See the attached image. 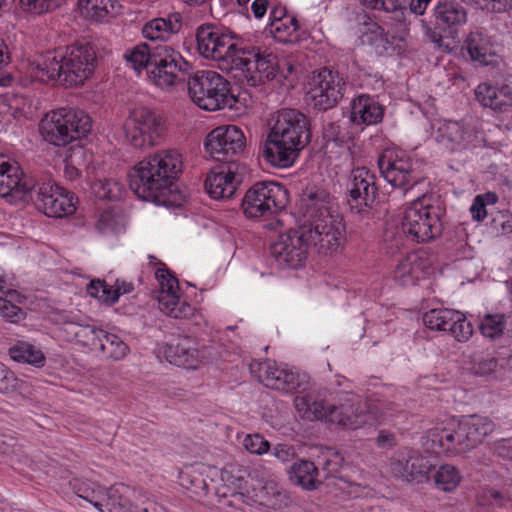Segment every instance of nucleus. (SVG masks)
<instances>
[{"label": "nucleus", "instance_id": "obj_7", "mask_svg": "<svg viewBox=\"0 0 512 512\" xmlns=\"http://www.w3.org/2000/svg\"><path fill=\"white\" fill-rule=\"evenodd\" d=\"M199 53L207 58L218 61L222 69L232 71L233 60L242 49L237 47L236 35L221 27L204 24L196 30Z\"/></svg>", "mask_w": 512, "mask_h": 512}, {"label": "nucleus", "instance_id": "obj_37", "mask_svg": "<svg viewBox=\"0 0 512 512\" xmlns=\"http://www.w3.org/2000/svg\"><path fill=\"white\" fill-rule=\"evenodd\" d=\"M289 479L306 490H314L321 483L319 471L315 464L308 460L294 462L289 470Z\"/></svg>", "mask_w": 512, "mask_h": 512}, {"label": "nucleus", "instance_id": "obj_12", "mask_svg": "<svg viewBox=\"0 0 512 512\" xmlns=\"http://www.w3.org/2000/svg\"><path fill=\"white\" fill-rule=\"evenodd\" d=\"M32 191L43 213L51 218H64L76 211L78 198L71 191L58 186L51 178L42 177L33 184Z\"/></svg>", "mask_w": 512, "mask_h": 512}, {"label": "nucleus", "instance_id": "obj_57", "mask_svg": "<svg viewBox=\"0 0 512 512\" xmlns=\"http://www.w3.org/2000/svg\"><path fill=\"white\" fill-rule=\"evenodd\" d=\"M448 332L459 342H466L472 336L473 330L470 322L466 320L464 314L458 311V317L455 323H451Z\"/></svg>", "mask_w": 512, "mask_h": 512}, {"label": "nucleus", "instance_id": "obj_9", "mask_svg": "<svg viewBox=\"0 0 512 512\" xmlns=\"http://www.w3.org/2000/svg\"><path fill=\"white\" fill-rule=\"evenodd\" d=\"M189 63L180 52L160 45L153 52V65L147 72L150 81L161 89H172L185 81Z\"/></svg>", "mask_w": 512, "mask_h": 512}, {"label": "nucleus", "instance_id": "obj_32", "mask_svg": "<svg viewBox=\"0 0 512 512\" xmlns=\"http://www.w3.org/2000/svg\"><path fill=\"white\" fill-rule=\"evenodd\" d=\"M30 73L40 82L46 83L57 79L63 82L62 53L47 52L42 55L37 62L31 65Z\"/></svg>", "mask_w": 512, "mask_h": 512}, {"label": "nucleus", "instance_id": "obj_41", "mask_svg": "<svg viewBox=\"0 0 512 512\" xmlns=\"http://www.w3.org/2000/svg\"><path fill=\"white\" fill-rule=\"evenodd\" d=\"M9 356L16 362L27 363L36 367H42L45 364L43 352L27 342H18L10 347Z\"/></svg>", "mask_w": 512, "mask_h": 512}, {"label": "nucleus", "instance_id": "obj_53", "mask_svg": "<svg viewBox=\"0 0 512 512\" xmlns=\"http://www.w3.org/2000/svg\"><path fill=\"white\" fill-rule=\"evenodd\" d=\"M249 369L251 374L265 386L266 377H277V374H281V367L270 360H265L263 362L253 361L249 365Z\"/></svg>", "mask_w": 512, "mask_h": 512}, {"label": "nucleus", "instance_id": "obj_20", "mask_svg": "<svg viewBox=\"0 0 512 512\" xmlns=\"http://www.w3.org/2000/svg\"><path fill=\"white\" fill-rule=\"evenodd\" d=\"M433 136L438 144L454 152L471 145L477 137V132L475 127L466 120H440Z\"/></svg>", "mask_w": 512, "mask_h": 512}, {"label": "nucleus", "instance_id": "obj_16", "mask_svg": "<svg viewBox=\"0 0 512 512\" xmlns=\"http://www.w3.org/2000/svg\"><path fill=\"white\" fill-rule=\"evenodd\" d=\"M155 276L160 286L155 295L160 311L176 319L191 316L194 308L187 302L180 301L178 280L164 268L158 269Z\"/></svg>", "mask_w": 512, "mask_h": 512}, {"label": "nucleus", "instance_id": "obj_25", "mask_svg": "<svg viewBox=\"0 0 512 512\" xmlns=\"http://www.w3.org/2000/svg\"><path fill=\"white\" fill-rule=\"evenodd\" d=\"M165 356L171 364L197 369L200 363L209 358L210 352L206 347L198 348L189 339H184L176 344L167 345Z\"/></svg>", "mask_w": 512, "mask_h": 512}, {"label": "nucleus", "instance_id": "obj_28", "mask_svg": "<svg viewBox=\"0 0 512 512\" xmlns=\"http://www.w3.org/2000/svg\"><path fill=\"white\" fill-rule=\"evenodd\" d=\"M345 226H311L305 229L308 246H314L321 254L337 250L343 240Z\"/></svg>", "mask_w": 512, "mask_h": 512}, {"label": "nucleus", "instance_id": "obj_8", "mask_svg": "<svg viewBox=\"0 0 512 512\" xmlns=\"http://www.w3.org/2000/svg\"><path fill=\"white\" fill-rule=\"evenodd\" d=\"M288 202V192L272 181L255 183L245 193L241 208L248 219L270 217L281 211Z\"/></svg>", "mask_w": 512, "mask_h": 512}, {"label": "nucleus", "instance_id": "obj_13", "mask_svg": "<svg viewBox=\"0 0 512 512\" xmlns=\"http://www.w3.org/2000/svg\"><path fill=\"white\" fill-rule=\"evenodd\" d=\"M63 83L67 85L83 84L94 72L96 52L89 43H75L62 53Z\"/></svg>", "mask_w": 512, "mask_h": 512}, {"label": "nucleus", "instance_id": "obj_39", "mask_svg": "<svg viewBox=\"0 0 512 512\" xmlns=\"http://www.w3.org/2000/svg\"><path fill=\"white\" fill-rule=\"evenodd\" d=\"M277 377H266V387L270 389L293 392L304 386L306 376L287 368H281Z\"/></svg>", "mask_w": 512, "mask_h": 512}, {"label": "nucleus", "instance_id": "obj_19", "mask_svg": "<svg viewBox=\"0 0 512 512\" xmlns=\"http://www.w3.org/2000/svg\"><path fill=\"white\" fill-rule=\"evenodd\" d=\"M328 422L348 429H358L370 423L368 405L362 404L359 396L346 393L336 403L330 405Z\"/></svg>", "mask_w": 512, "mask_h": 512}, {"label": "nucleus", "instance_id": "obj_56", "mask_svg": "<svg viewBox=\"0 0 512 512\" xmlns=\"http://www.w3.org/2000/svg\"><path fill=\"white\" fill-rule=\"evenodd\" d=\"M261 494L266 505L272 507L281 506L286 499L285 493L274 480H269L265 483L262 487Z\"/></svg>", "mask_w": 512, "mask_h": 512}, {"label": "nucleus", "instance_id": "obj_24", "mask_svg": "<svg viewBox=\"0 0 512 512\" xmlns=\"http://www.w3.org/2000/svg\"><path fill=\"white\" fill-rule=\"evenodd\" d=\"M377 188L375 176L365 167L356 168L351 173L349 204L352 212L360 213L364 207L374 202Z\"/></svg>", "mask_w": 512, "mask_h": 512}, {"label": "nucleus", "instance_id": "obj_58", "mask_svg": "<svg viewBox=\"0 0 512 512\" xmlns=\"http://www.w3.org/2000/svg\"><path fill=\"white\" fill-rule=\"evenodd\" d=\"M128 211L121 205L101 208L99 224H119L127 220Z\"/></svg>", "mask_w": 512, "mask_h": 512}, {"label": "nucleus", "instance_id": "obj_27", "mask_svg": "<svg viewBox=\"0 0 512 512\" xmlns=\"http://www.w3.org/2000/svg\"><path fill=\"white\" fill-rule=\"evenodd\" d=\"M430 263L422 252H411L397 264L394 271L395 281L403 286L414 285L417 280L429 273Z\"/></svg>", "mask_w": 512, "mask_h": 512}, {"label": "nucleus", "instance_id": "obj_22", "mask_svg": "<svg viewBox=\"0 0 512 512\" xmlns=\"http://www.w3.org/2000/svg\"><path fill=\"white\" fill-rule=\"evenodd\" d=\"M32 188L33 185L23 179L19 164L0 156V197L16 202L22 200Z\"/></svg>", "mask_w": 512, "mask_h": 512}, {"label": "nucleus", "instance_id": "obj_10", "mask_svg": "<svg viewBox=\"0 0 512 512\" xmlns=\"http://www.w3.org/2000/svg\"><path fill=\"white\" fill-rule=\"evenodd\" d=\"M163 130L162 119L145 107L132 110L123 124L125 140L140 149L156 145Z\"/></svg>", "mask_w": 512, "mask_h": 512}, {"label": "nucleus", "instance_id": "obj_48", "mask_svg": "<svg viewBox=\"0 0 512 512\" xmlns=\"http://www.w3.org/2000/svg\"><path fill=\"white\" fill-rule=\"evenodd\" d=\"M78 8L89 20H102L113 8V0H78Z\"/></svg>", "mask_w": 512, "mask_h": 512}, {"label": "nucleus", "instance_id": "obj_51", "mask_svg": "<svg viewBox=\"0 0 512 512\" xmlns=\"http://www.w3.org/2000/svg\"><path fill=\"white\" fill-rule=\"evenodd\" d=\"M25 382L19 379L16 374L0 362V393L14 394L21 393Z\"/></svg>", "mask_w": 512, "mask_h": 512}, {"label": "nucleus", "instance_id": "obj_6", "mask_svg": "<svg viewBox=\"0 0 512 512\" xmlns=\"http://www.w3.org/2000/svg\"><path fill=\"white\" fill-rule=\"evenodd\" d=\"M78 497L88 501L100 512H132L131 490L124 484H115L104 488L88 479L75 478L70 482Z\"/></svg>", "mask_w": 512, "mask_h": 512}, {"label": "nucleus", "instance_id": "obj_18", "mask_svg": "<svg viewBox=\"0 0 512 512\" xmlns=\"http://www.w3.org/2000/svg\"><path fill=\"white\" fill-rule=\"evenodd\" d=\"M311 226H295L272 245V253L279 265L283 267L298 268L306 259L308 243L305 229Z\"/></svg>", "mask_w": 512, "mask_h": 512}, {"label": "nucleus", "instance_id": "obj_47", "mask_svg": "<svg viewBox=\"0 0 512 512\" xmlns=\"http://www.w3.org/2000/svg\"><path fill=\"white\" fill-rule=\"evenodd\" d=\"M98 348L113 360H120L128 353V345L115 334L103 330Z\"/></svg>", "mask_w": 512, "mask_h": 512}, {"label": "nucleus", "instance_id": "obj_21", "mask_svg": "<svg viewBox=\"0 0 512 512\" xmlns=\"http://www.w3.org/2000/svg\"><path fill=\"white\" fill-rule=\"evenodd\" d=\"M431 464L417 450L404 448L391 460L392 474L407 482H422L429 473Z\"/></svg>", "mask_w": 512, "mask_h": 512}, {"label": "nucleus", "instance_id": "obj_62", "mask_svg": "<svg viewBox=\"0 0 512 512\" xmlns=\"http://www.w3.org/2000/svg\"><path fill=\"white\" fill-rule=\"evenodd\" d=\"M243 445L247 451L257 455L266 453L270 448L269 442L259 434L247 435L244 438Z\"/></svg>", "mask_w": 512, "mask_h": 512}, {"label": "nucleus", "instance_id": "obj_61", "mask_svg": "<svg viewBox=\"0 0 512 512\" xmlns=\"http://www.w3.org/2000/svg\"><path fill=\"white\" fill-rule=\"evenodd\" d=\"M4 288L5 281L0 277V315L13 320L21 312V309L6 299V296L10 294L11 291H5Z\"/></svg>", "mask_w": 512, "mask_h": 512}, {"label": "nucleus", "instance_id": "obj_59", "mask_svg": "<svg viewBox=\"0 0 512 512\" xmlns=\"http://www.w3.org/2000/svg\"><path fill=\"white\" fill-rule=\"evenodd\" d=\"M399 405L392 402H379L368 405V414L371 421L386 420L399 411Z\"/></svg>", "mask_w": 512, "mask_h": 512}, {"label": "nucleus", "instance_id": "obj_29", "mask_svg": "<svg viewBox=\"0 0 512 512\" xmlns=\"http://www.w3.org/2000/svg\"><path fill=\"white\" fill-rule=\"evenodd\" d=\"M322 393L311 391L303 395H297L294 398V406L300 416L309 421L326 420L328 421V412L330 405L322 397Z\"/></svg>", "mask_w": 512, "mask_h": 512}, {"label": "nucleus", "instance_id": "obj_55", "mask_svg": "<svg viewBox=\"0 0 512 512\" xmlns=\"http://www.w3.org/2000/svg\"><path fill=\"white\" fill-rule=\"evenodd\" d=\"M323 457L322 472L325 474V478H336L344 462L343 456L333 449H327Z\"/></svg>", "mask_w": 512, "mask_h": 512}, {"label": "nucleus", "instance_id": "obj_42", "mask_svg": "<svg viewBox=\"0 0 512 512\" xmlns=\"http://www.w3.org/2000/svg\"><path fill=\"white\" fill-rule=\"evenodd\" d=\"M458 317V311L448 308L431 309L424 313V325L436 331L448 332L451 323H455V318Z\"/></svg>", "mask_w": 512, "mask_h": 512}, {"label": "nucleus", "instance_id": "obj_52", "mask_svg": "<svg viewBox=\"0 0 512 512\" xmlns=\"http://www.w3.org/2000/svg\"><path fill=\"white\" fill-rule=\"evenodd\" d=\"M25 382L19 379L16 374L0 362V393L14 394L21 393Z\"/></svg>", "mask_w": 512, "mask_h": 512}, {"label": "nucleus", "instance_id": "obj_50", "mask_svg": "<svg viewBox=\"0 0 512 512\" xmlns=\"http://www.w3.org/2000/svg\"><path fill=\"white\" fill-rule=\"evenodd\" d=\"M505 328L503 314H486L481 319L479 329L486 338L497 339L502 336Z\"/></svg>", "mask_w": 512, "mask_h": 512}, {"label": "nucleus", "instance_id": "obj_34", "mask_svg": "<svg viewBox=\"0 0 512 512\" xmlns=\"http://www.w3.org/2000/svg\"><path fill=\"white\" fill-rule=\"evenodd\" d=\"M205 187L212 198L228 199L234 195L237 189L235 175L230 170L212 171L207 176Z\"/></svg>", "mask_w": 512, "mask_h": 512}, {"label": "nucleus", "instance_id": "obj_40", "mask_svg": "<svg viewBox=\"0 0 512 512\" xmlns=\"http://www.w3.org/2000/svg\"><path fill=\"white\" fill-rule=\"evenodd\" d=\"M180 483L183 488L196 497L208 493V484L203 477L201 466H190L180 472Z\"/></svg>", "mask_w": 512, "mask_h": 512}, {"label": "nucleus", "instance_id": "obj_14", "mask_svg": "<svg viewBox=\"0 0 512 512\" xmlns=\"http://www.w3.org/2000/svg\"><path fill=\"white\" fill-rule=\"evenodd\" d=\"M275 57L272 54H261L259 49H242L233 60L232 71H238L250 86H258L274 77Z\"/></svg>", "mask_w": 512, "mask_h": 512}, {"label": "nucleus", "instance_id": "obj_64", "mask_svg": "<svg viewBox=\"0 0 512 512\" xmlns=\"http://www.w3.org/2000/svg\"><path fill=\"white\" fill-rule=\"evenodd\" d=\"M497 366V362L493 358H479L473 364V371L480 376L491 374Z\"/></svg>", "mask_w": 512, "mask_h": 512}, {"label": "nucleus", "instance_id": "obj_35", "mask_svg": "<svg viewBox=\"0 0 512 512\" xmlns=\"http://www.w3.org/2000/svg\"><path fill=\"white\" fill-rule=\"evenodd\" d=\"M464 47L470 58L482 65L491 64L496 55L490 38L479 31H472L467 35Z\"/></svg>", "mask_w": 512, "mask_h": 512}, {"label": "nucleus", "instance_id": "obj_33", "mask_svg": "<svg viewBox=\"0 0 512 512\" xmlns=\"http://www.w3.org/2000/svg\"><path fill=\"white\" fill-rule=\"evenodd\" d=\"M442 232V226H409V229L400 231L399 226H387L383 232L385 241L395 242L399 248L403 235L417 243H425L434 239Z\"/></svg>", "mask_w": 512, "mask_h": 512}, {"label": "nucleus", "instance_id": "obj_43", "mask_svg": "<svg viewBox=\"0 0 512 512\" xmlns=\"http://www.w3.org/2000/svg\"><path fill=\"white\" fill-rule=\"evenodd\" d=\"M103 330L93 325L79 323L71 326L70 340H75L84 347L91 350L98 349Z\"/></svg>", "mask_w": 512, "mask_h": 512}, {"label": "nucleus", "instance_id": "obj_15", "mask_svg": "<svg viewBox=\"0 0 512 512\" xmlns=\"http://www.w3.org/2000/svg\"><path fill=\"white\" fill-rule=\"evenodd\" d=\"M204 147L211 158L225 161L243 151L245 136L235 125L218 126L208 133Z\"/></svg>", "mask_w": 512, "mask_h": 512}, {"label": "nucleus", "instance_id": "obj_31", "mask_svg": "<svg viewBox=\"0 0 512 512\" xmlns=\"http://www.w3.org/2000/svg\"><path fill=\"white\" fill-rule=\"evenodd\" d=\"M383 118V108L369 95H360L351 103L350 120L356 125H374Z\"/></svg>", "mask_w": 512, "mask_h": 512}, {"label": "nucleus", "instance_id": "obj_44", "mask_svg": "<svg viewBox=\"0 0 512 512\" xmlns=\"http://www.w3.org/2000/svg\"><path fill=\"white\" fill-rule=\"evenodd\" d=\"M298 22L294 16L283 19L280 22H270L268 29L272 36L279 42L294 43L299 40Z\"/></svg>", "mask_w": 512, "mask_h": 512}, {"label": "nucleus", "instance_id": "obj_30", "mask_svg": "<svg viewBox=\"0 0 512 512\" xmlns=\"http://www.w3.org/2000/svg\"><path fill=\"white\" fill-rule=\"evenodd\" d=\"M435 24L442 28H457L467 23L468 12L466 8L456 0L439 1L434 8Z\"/></svg>", "mask_w": 512, "mask_h": 512}, {"label": "nucleus", "instance_id": "obj_36", "mask_svg": "<svg viewBox=\"0 0 512 512\" xmlns=\"http://www.w3.org/2000/svg\"><path fill=\"white\" fill-rule=\"evenodd\" d=\"M478 102L493 110L503 111L511 106L512 98L506 88H497L489 83H481L475 89Z\"/></svg>", "mask_w": 512, "mask_h": 512}, {"label": "nucleus", "instance_id": "obj_1", "mask_svg": "<svg viewBox=\"0 0 512 512\" xmlns=\"http://www.w3.org/2000/svg\"><path fill=\"white\" fill-rule=\"evenodd\" d=\"M183 169L182 155L174 149L162 150L140 161L130 174V188L141 199L159 205L169 196Z\"/></svg>", "mask_w": 512, "mask_h": 512}, {"label": "nucleus", "instance_id": "obj_46", "mask_svg": "<svg viewBox=\"0 0 512 512\" xmlns=\"http://www.w3.org/2000/svg\"><path fill=\"white\" fill-rule=\"evenodd\" d=\"M433 479L438 489L444 492H452L460 484L461 475L455 466L444 464L435 470Z\"/></svg>", "mask_w": 512, "mask_h": 512}, {"label": "nucleus", "instance_id": "obj_5", "mask_svg": "<svg viewBox=\"0 0 512 512\" xmlns=\"http://www.w3.org/2000/svg\"><path fill=\"white\" fill-rule=\"evenodd\" d=\"M188 94L192 102L207 111L231 108L235 102L230 92L229 82L211 70L196 72L187 82Z\"/></svg>", "mask_w": 512, "mask_h": 512}, {"label": "nucleus", "instance_id": "obj_63", "mask_svg": "<svg viewBox=\"0 0 512 512\" xmlns=\"http://www.w3.org/2000/svg\"><path fill=\"white\" fill-rule=\"evenodd\" d=\"M367 8L396 12L404 7V0H360Z\"/></svg>", "mask_w": 512, "mask_h": 512}, {"label": "nucleus", "instance_id": "obj_4", "mask_svg": "<svg viewBox=\"0 0 512 512\" xmlns=\"http://www.w3.org/2000/svg\"><path fill=\"white\" fill-rule=\"evenodd\" d=\"M91 127V118L84 111L61 108L42 119L40 131L46 141L56 146H65L85 137Z\"/></svg>", "mask_w": 512, "mask_h": 512}, {"label": "nucleus", "instance_id": "obj_23", "mask_svg": "<svg viewBox=\"0 0 512 512\" xmlns=\"http://www.w3.org/2000/svg\"><path fill=\"white\" fill-rule=\"evenodd\" d=\"M378 167L384 179L393 187H403L412 180V162L402 151H385L378 159Z\"/></svg>", "mask_w": 512, "mask_h": 512}, {"label": "nucleus", "instance_id": "obj_38", "mask_svg": "<svg viewBox=\"0 0 512 512\" xmlns=\"http://www.w3.org/2000/svg\"><path fill=\"white\" fill-rule=\"evenodd\" d=\"M180 23L176 18H155L147 22L142 28L144 38L155 40H168L177 33Z\"/></svg>", "mask_w": 512, "mask_h": 512}, {"label": "nucleus", "instance_id": "obj_45", "mask_svg": "<svg viewBox=\"0 0 512 512\" xmlns=\"http://www.w3.org/2000/svg\"><path fill=\"white\" fill-rule=\"evenodd\" d=\"M124 58L138 74L143 69H147L148 71L153 65V53H151L148 45L144 43L127 50L124 54Z\"/></svg>", "mask_w": 512, "mask_h": 512}, {"label": "nucleus", "instance_id": "obj_60", "mask_svg": "<svg viewBox=\"0 0 512 512\" xmlns=\"http://www.w3.org/2000/svg\"><path fill=\"white\" fill-rule=\"evenodd\" d=\"M66 0H20L21 7L30 13L42 14L61 6Z\"/></svg>", "mask_w": 512, "mask_h": 512}, {"label": "nucleus", "instance_id": "obj_11", "mask_svg": "<svg viewBox=\"0 0 512 512\" xmlns=\"http://www.w3.org/2000/svg\"><path fill=\"white\" fill-rule=\"evenodd\" d=\"M297 215L298 220L304 224H339L343 221L334 199L326 191L316 188L302 193L297 205Z\"/></svg>", "mask_w": 512, "mask_h": 512}, {"label": "nucleus", "instance_id": "obj_54", "mask_svg": "<svg viewBox=\"0 0 512 512\" xmlns=\"http://www.w3.org/2000/svg\"><path fill=\"white\" fill-rule=\"evenodd\" d=\"M362 41L370 45L377 54H383L389 45L384 30L377 25H373L369 31L364 34Z\"/></svg>", "mask_w": 512, "mask_h": 512}, {"label": "nucleus", "instance_id": "obj_2", "mask_svg": "<svg viewBox=\"0 0 512 512\" xmlns=\"http://www.w3.org/2000/svg\"><path fill=\"white\" fill-rule=\"evenodd\" d=\"M310 140L307 119L294 109L277 112L265 141L263 155L275 167H290Z\"/></svg>", "mask_w": 512, "mask_h": 512}, {"label": "nucleus", "instance_id": "obj_26", "mask_svg": "<svg viewBox=\"0 0 512 512\" xmlns=\"http://www.w3.org/2000/svg\"><path fill=\"white\" fill-rule=\"evenodd\" d=\"M443 215L444 212L439 206L429 204L426 197L422 196L403 206L398 211L396 220L401 224H435L442 220Z\"/></svg>", "mask_w": 512, "mask_h": 512}, {"label": "nucleus", "instance_id": "obj_17", "mask_svg": "<svg viewBox=\"0 0 512 512\" xmlns=\"http://www.w3.org/2000/svg\"><path fill=\"white\" fill-rule=\"evenodd\" d=\"M346 82L336 71L322 69L311 81L309 95L315 107L327 110L343 97Z\"/></svg>", "mask_w": 512, "mask_h": 512}, {"label": "nucleus", "instance_id": "obj_3", "mask_svg": "<svg viewBox=\"0 0 512 512\" xmlns=\"http://www.w3.org/2000/svg\"><path fill=\"white\" fill-rule=\"evenodd\" d=\"M495 428L496 424L490 418L469 415L452 428H443L433 434L432 441H437L442 452L448 456L461 455L478 447Z\"/></svg>", "mask_w": 512, "mask_h": 512}, {"label": "nucleus", "instance_id": "obj_49", "mask_svg": "<svg viewBox=\"0 0 512 512\" xmlns=\"http://www.w3.org/2000/svg\"><path fill=\"white\" fill-rule=\"evenodd\" d=\"M92 193L105 200H119L124 192V186L115 179H98L91 184Z\"/></svg>", "mask_w": 512, "mask_h": 512}]
</instances>
